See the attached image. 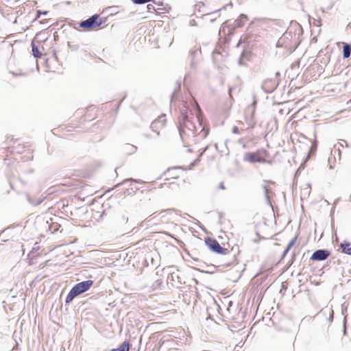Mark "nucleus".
I'll use <instances>...</instances> for the list:
<instances>
[{"mask_svg":"<svg viewBox=\"0 0 351 351\" xmlns=\"http://www.w3.org/2000/svg\"><path fill=\"white\" fill-rule=\"evenodd\" d=\"M340 247L342 249V252L348 255H351L350 243L344 241L343 243H341Z\"/></svg>","mask_w":351,"mask_h":351,"instance_id":"obj_9","label":"nucleus"},{"mask_svg":"<svg viewBox=\"0 0 351 351\" xmlns=\"http://www.w3.org/2000/svg\"><path fill=\"white\" fill-rule=\"evenodd\" d=\"M351 53V47L348 44H344L343 47V54L344 58L350 57Z\"/></svg>","mask_w":351,"mask_h":351,"instance_id":"obj_10","label":"nucleus"},{"mask_svg":"<svg viewBox=\"0 0 351 351\" xmlns=\"http://www.w3.org/2000/svg\"><path fill=\"white\" fill-rule=\"evenodd\" d=\"M297 239H298V237H295L289 243L287 249L285 250L284 254H286L289 251V250L295 245L296 241H297Z\"/></svg>","mask_w":351,"mask_h":351,"instance_id":"obj_11","label":"nucleus"},{"mask_svg":"<svg viewBox=\"0 0 351 351\" xmlns=\"http://www.w3.org/2000/svg\"><path fill=\"white\" fill-rule=\"evenodd\" d=\"M205 243L210 250L219 254L226 255L230 252L229 248L221 247L215 239L208 237Z\"/></svg>","mask_w":351,"mask_h":351,"instance_id":"obj_5","label":"nucleus"},{"mask_svg":"<svg viewBox=\"0 0 351 351\" xmlns=\"http://www.w3.org/2000/svg\"><path fill=\"white\" fill-rule=\"evenodd\" d=\"M93 285V281L88 280L76 284L66 297V303H70L77 295L88 291Z\"/></svg>","mask_w":351,"mask_h":351,"instance_id":"obj_2","label":"nucleus"},{"mask_svg":"<svg viewBox=\"0 0 351 351\" xmlns=\"http://www.w3.org/2000/svg\"><path fill=\"white\" fill-rule=\"evenodd\" d=\"M330 255L327 250H319L315 251L311 256V259L313 261H324Z\"/></svg>","mask_w":351,"mask_h":351,"instance_id":"obj_7","label":"nucleus"},{"mask_svg":"<svg viewBox=\"0 0 351 351\" xmlns=\"http://www.w3.org/2000/svg\"><path fill=\"white\" fill-rule=\"evenodd\" d=\"M47 14V12H42L40 10H38L37 11V14H36V18H39L41 14Z\"/></svg>","mask_w":351,"mask_h":351,"instance_id":"obj_17","label":"nucleus"},{"mask_svg":"<svg viewBox=\"0 0 351 351\" xmlns=\"http://www.w3.org/2000/svg\"><path fill=\"white\" fill-rule=\"evenodd\" d=\"M147 10L149 12L154 11V12H155L156 13H160V12H158L157 10H156L155 7L153 5H152V4H148L147 5Z\"/></svg>","mask_w":351,"mask_h":351,"instance_id":"obj_14","label":"nucleus"},{"mask_svg":"<svg viewBox=\"0 0 351 351\" xmlns=\"http://www.w3.org/2000/svg\"><path fill=\"white\" fill-rule=\"evenodd\" d=\"M60 224L58 223H52L50 226V228L53 232H56L60 229Z\"/></svg>","mask_w":351,"mask_h":351,"instance_id":"obj_13","label":"nucleus"},{"mask_svg":"<svg viewBox=\"0 0 351 351\" xmlns=\"http://www.w3.org/2000/svg\"><path fill=\"white\" fill-rule=\"evenodd\" d=\"M166 116L165 114H162L152 123L151 128L152 131L156 132L157 134H159L160 130H162L166 126Z\"/></svg>","mask_w":351,"mask_h":351,"instance_id":"obj_6","label":"nucleus"},{"mask_svg":"<svg viewBox=\"0 0 351 351\" xmlns=\"http://www.w3.org/2000/svg\"><path fill=\"white\" fill-rule=\"evenodd\" d=\"M32 51L34 56L36 58H40L42 56L47 55V53L45 51L43 47L40 45V43H38V45H36L35 40L32 42Z\"/></svg>","mask_w":351,"mask_h":351,"instance_id":"obj_8","label":"nucleus"},{"mask_svg":"<svg viewBox=\"0 0 351 351\" xmlns=\"http://www.w3.org/2000/svg\"><path fill=\"white\" fill-rule=\"evenodd\" d=\"M162 10H163V11L162 12V13H166V12H168V10H167V8H163V9H162Z\"/></svg>","mask_w":351,"mask_h":351,"instance_id":"obj_18","label":"nucleus"},{"mask_svg":"<svg viewBox=\"0 0 351 351\" xmlns=\"http://www.w3.org/2000/svg\"><path fill=\"white\" fill-rule=\"evenodd\" d=\"M203 152H201L195 156H191L192 153L190 149H186L183 153V160L186 163H189V167L184 168L182 167H171L168 168L163 173L162 178L165 181H169L170 183H175L176 180L182 179L184 178V172L187 169H191L197 162L199 161V157Z\"/></svg>","mask_w":351,"mask_h":351,"instance_id":"obj_1","label":"nucleus"},{"mask_svg":"<svg viewBox=\"0 0 351 351\" xmlns=\"http://www.w3.org/2000/svg\"><path fill=\"white\" fill-rule=\"evenodd\" d=\"M255 125V121L253 119V116L252 115L251 116V118H250V120L249 121V123H248V126H247V128H254Z\"/></svg>","mask_w":351,"mask_h":351,"instance_id":"obj_15","label":"nucleus"},{"mask_svg":"<svg viewBox=\"0 0 351 351\" xmlns=\"http://www.w3.org/2000/svg\"><path fill=\"white\" fill-rule=\"evenodd\" d=\"M268 158L269 153L263 148L257 149L254 152H247L243 156V160L251 163H265L268 162Z\"/></svg>","mask_w":351,"mask_h":351,"instance_id":"obj_3","label":"nucleus"},{"mask_svg":"<svg viewBox=\"0 0 351 351\" xmlns=\"http://www.w3.org/2000/svg\"><path fill=\"white\" fill-rule=\"evenodd\" d=\"M183 127L184 128H189V130H192L190 126L192 125V123H191L190 120L188 119V117H184V120L183 121Z\"/></svg>","mask_w":351,"mask_h":351,"instance_id":"obj_12","label":"nucleus"},{"mask_svg":"<svg viewBox=\"0 0 351 351\" xmlns=\"http://www.w3.org/2000/svg\"><path fill=\"white\" fill-rule=\"evenodd\" d=\"M134 3L136 4H143L147 2H149L151 0H132Z\"/></svg>","mask_w":351,"mask_h":351,"instance_id":"obj_16","label":"nucleus"},{"mask_svg":"<svg viewBox=\"0 0 351 351\" xmlns=\"http://www.w3.org/2000/svg\"><path fill=\"white\" fill-rule=\"evenodd\" d=\"M102 19L99 14H94L88 19L82 21L80 27L84 31H92L97 29L102 24Z\"/></svg>","mask_w":351,"mask_h":351,"instance_id":"obj_4","label":"nucleus"},{"mask_svg":"<svg viewBox=\"0 0 351 351\" xmlns=\"http://www.w3.org/2000/svg\"><path fill=\"white\" fill-rule=\"evenodd\" d=\"M241 16H243L245 19H247V16H245L243 15H241Z\"/></svg>","mask_w":351,"mask_h":351,"instance_id":"obj_19","label":"nucleus"}]
</instances>
